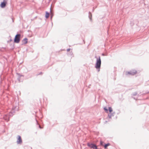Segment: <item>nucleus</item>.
Segmentation results:
<instances>
[{"label": "nucleus", "mask_w": 149, "mask_h": 149, "mask_svg": "<svg viewBox=\"0 0 149 149\" xmlns=\"http://www.w3.org/2000/svg\"><path fill=\"white\" fill-rule=\"evenodd\" d=\"M110 145V144L109 143H108L107 144H105L104 146V147L106 149L107 148V147Z\"/></svg>", "instance_id": "8"}, {"label": "nucleus", "mask_w": 149, "mask_h": 149, "mask_svg": "<svg viewBox=\"0 0 149 149\" xmlns=\"http://www.w3.org/2000/svg\"><path fill=\"white\" fill-rule=\"evenodd\" d=\"M6 0H4L1 3L0 5L1 7L2 8H4L6 6Z\"/></svg>", "instance_id": "4"}, {"label": "nucleus", "mask_w": 149, "mask_h": 149, "mask_svg": "<svg viewBox=\"0 0 149 149\" xmlns=\"http://www.w3.org/2000/svg\"><path fill=\"white\" fill-rule=\"evenodd\" d=\"M104 110L106 112H108V109H106V108H104Z\"/></svg>", "instance_id": "12"}, {"label": "nucleus", "mask_w": 149, "mask_h": 149, "mask_svg": "<svg viewBox=\"0 0 149 149\" xmlns=\"http://www.w3.org/2000/svg\"><path fill=\"white\" fill-rule=\"evenodd\" d=\"M21 35L19 34L16 35L15 37L14 40V42L15 43H18L20 41Z\"/></svg>", "instance_id": "2"}, {"label": "nucleus", "mask_w": 149, "mask_h": 149, "mask_svg": "<svg viewBox=\"0 0 149 149\" xmlns=\"http://www.w3.org/2000/svg\"><path fill=\"white\" fill-rule=\"evenodd\" d=\"M49 13L47 12H46L45 17L46 18H48L49 16Z\"/></svg>", "instance_id": "7"}, {"label": "nucleus", "mask_w": 149, "mask_h": 149, "mask_svg": "<svg viewBox=\"0 0 149 149\" xmlns=\"http://www.w3.org/2000/svg\"><path fill=\"white\" fill-rule=\"evenodd\" d=\"M39 127H40V128H41L40 125H39Z\"/></svg>", "instance_id": "13"}, {"label": "nucleus", "mask_w": 149, "mask_h": 149, "mask_svg": "<svg viewBox=\"0 0 149 149\" xmlns=\"http://www.w3.org/2000/svg\"><path fill=\"white\" fill-rule=\"evenodd\" d=\"M95 57L97 58V62L95 65V67L97 69H98V72H99L100 71V69L101 64V60L100 57V56H99L98 58H97L96 56H95Z\"/></svg>", "instance_id": "1"}, {"label": "nucleus", "mask_w": 149, "mask_h": 149, "mask_svg": "<svg viewBox=\"0 0 149 149\" xmlns=\"http://www.w3.org/2000/svg\"><path fill=\"white\" fill-rule=\"evenodd\" d=\"M137 73V71H136L135 70L133 72H132L131 74H132L134 75V74H136Z\"/></svg>", "instance_id": "10"}, {"label": "nucleus", "mask_w": 149, "mask_h": 149, "mask_svg": "<svg viewBox=\"0 0 149 149\" xmlns=\"http://www.w3.org/2000/svg\"><path fill=\"white\" fill-rule=\"evenodd\" d=\"M109 110L110 113H111L113 111L112 108L111 107H109Z\"/></svg>", "instance_id": "9"}, {"label": "nucleus", "mask_w": 149, "mask_h": 149, "mask_svg": "<svg viewBox=\"0 0 149 149\" xmlns=\"http://www.w3.org/2000/svg\"><path fill=\"white\" fill-rule=\"evenodd\" d=\"M22 142V141L20 136H19L17 139V143L18 144H21Z\"/></svg>", "instance_id": "5"}, {"label": "nucleus", "mask_w": 149, "mask_h": 149, "mask_svg": "<svg viewBox=\"0 0 149 149\" xmlns=\"http://www.w3.org/2000/svg\"><path fill=\"white\" fill-rule=\"evenodd\" d=\"M28 39L26 38H25L23 39L22 40V42L23 44H25L27 43Z\"/></svg>", "instance_id": "6"}, {"label": "nucleus", "mask_w": 149, "mask_h": 149, "mask_svg": "<svg viewBox=\"0 0 149 149\" xmlns=\"http://www.w3.org/2000/svg\"><path fill=\"white\" fill-rule=\"evenodd\" d=\"M103 142L102 141H100V144L101 145L103 146Z\"/></svg>", "instance_id": "11"}, {"label": "nucleus", "mask_w": 149, "mask_h": 149, "mask_svg": "<svg viewBox=\"0 0 149 149\" xmlns=\"http://www.w3.org/2000/svg\"><path fill=\"white\" fill-rule=\"evenodd\" d=\"M87 145L88 146L91 148H92L93 149H97V146L93 144L88 143Z\"/></svg>", "instance_id": "3"}]
</instances>
